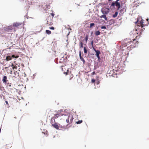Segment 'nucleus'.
<instances>
[{"mask_svg":"<svg viewBox=\"0 0 149 149\" xmlns=\"http://www.w3.org/2000/svg\"><path fill=\"white\" fill-rule=\"evenodd\" d=\"M144 20L142 19L140 22L137 24L136 27V31H138L140 32L141 34H142L141 33L143 31V27L145 26V25L143 24Z\"/></svg>","mask_w":149,"mask_h":149,"instance_id":"obj_1","label":"nucleus"},{"mask_svg":"<svg viewBox=\"0 0 149 149\" xmlns=\"http://www.w3.org/2000/svg\"><path fill=\"white\" fill-rule=\"evenodd\" d=\"M138 42L136 40V39H133V41H130L127 43L126 44H124L123 45H122V47H121V48H123V47H125L127 46L130 45V44H133L134 45H135Z\"/></svg>","mask_w":149,"mask_h":149,"instance_id":"obj_2","label":"nucleus"},{"mask_svg":"<svg viewBox=\"0 0 149 149\" xmlns=\"http://www.w3.org/2000/svg\"><path fill=\"white\" fill-rule=\"evenodd\" d=\"M120 0H116L115 2H113L111 4V6H115L117 8V9L119 10V8H120L121 6L120 5V2L118 3Z\"/></svg>","mask_w":149,"mask_h":149,"instance_id":"obj_3","label":"nucleus"},{"mask_svg":"<svg viewBox=\"0 0 149 149\" xmlns=\"http://www.w3.org/2000/svg\"><path fill=\"white\" fill-rule=\"evenodd\" d=\"M54 116L53 117H52L51 119V123H53V120H54V121H55V119H56L58 118V116H61L62 115V114H60L58 113V112H57V113H55L54 114Z\"/></svg>","mask_w":149,"mask_h":149,"instance_id":"obj_4","label":"nucleus"},{"mask_svg":"<svg viewBox=\"0 0 149 149\" xmlns=\"http://www.w3.org/2000/svg\"><path fill=\"white\" fill-rule=\"evenodd\" d=\"M60 125V124H59V125H58L56 123L52 124V126L56 129H58L59 127L64 128L65 127V126L64 125Z\"/></svg>","mask_w":149,"mask_h":149,"instance_id":"obj_5","label":"nucleus"},{"mask_svg":"<svg viewBox=\"0 0 149 149\" xmlns=\"http://www.w3.org/2000/svg\"><path fill=\"white\" fill-rule=\"evenodd\" d=\"M101 11L104 14H107L109 12V10L108 8H104L102 9Z\"/></svg>","mask_w":149,"mask_h":149,"instance_id":"obj_6","label":"nucleus"},{"mask_svg":"<svg viewBox=\"0 0 149 149\" xmlns=\"http://www.w3.org/2000/svg\"><path fill=\"white\" fill-rule=\"evenodd\" d=\"M93 49L95 52L96 54H95L97 57L98 59H100V52L98 50H96L94 47H93Z\"/></svg>","mask_w":149,"mask_h":149,"instance_id":"obj_7","label":"nucleus"},{"mask_svg":"<svg viewBox=\"0 0 149 149\" xmlns=\"http://www.w3.org/2000/svg\"><path fill=\"white\" fill-rule=\"evenodd\" d=\"M53 17H51V16L49 15L47 17L46 20H47V24H48L49 23H52V21Z\"/></svg>","mask_w":149,"mask_h":149,"instance_id":"obj_8","label":"nucleus"},{"mask_svg":"<svg viewBox=\"0 0 149 149\" xmlns=\"http://www.w3.org/2000/svg\"><path fill=\"white\" fill-rule=\"evenodd\" d=\"M19 56H15L14 55H12L11 56H8L6 57V60L7 61H8L11 59V58H18Z\"/></svg>","mask_w":149,"mask_h":149,"instance_id":"obj_9","label":"nucleus"},{"mask_svg":"<svg viewBox=\"0 0 149 149\" xmlns=\"http://www.w3.org/2000/svg\"><path fill=\"white\" fill-rule=\"evenodd\" d=\"M128 46H129L126 48V49L129 51L131 50L132 49H133L135 47V45H134L132 44H130Z\"/></svg>","mask_w":149,"mask_h":149,"instance_id":"obj_10","label":"nucleus"},{"mask_svg":"<svg viewBox=\"0 0 149 149\" xmlns=\"http://www.w3.org/2000/svg\"><path fill=\"white\" fill-rule=\"evenodd\" d=\"M36 30L37 32H40L42 30V27L41 26H36Z\"/></svg>","mask_w":149,"mask_h":149,"instance_id":"obj_11","label":"nucleus"},{"mask_svg":"<svg viewBox=\"0 0 149 149\" xmlns=\"http://www.w3.org/2000/svg\"><path fill=\"white\" fill-rule=\"evenodd\" d=\"M79 56L80 60L83 62L84 64H85L86 62L84 58L81 56V53L80 51H79Z\"/></svg>","mask_w":149,"mask_h":149,"instance_id":"obj_12","label":"nucleus"},{"mask_svg":"<svg viewBox=\"0 0 149 149\" xmlns=\"http://www.w3.org/2000/svg\"><path fill=\"white\" fill-rule=\"evenodd\" d=\"M22 24V23L19 22H15L13 23V26L18 27V26L21 25Z\"/></svg>","mask_w":149,"mask_h":149,"instance_id":"obj_13","label":"nucleus"},{"mask_svg":"<svg viewBox=\"0 0 149 149\" xmlns=\"http://www.w3.org/2000/svg\"><path fill=\"white\" fill-rule=\"evenodd\" d=\"M2 81L3 83L6 84L7 83V82L8 81V80L7 79V77L6 76H4L3 77Z\"/></svg>","mask_w":149,"mask_h":149,"instance_id":"obj_14","label":"nucleus"},{"mask_svg":"<svg viewBox=\"0 0 149 149\" xmlns=\"http://www.w3.org/2000/svg\"><path fill=\"white\" fill-rule=\"evenodd\" d=\"M69 118H70V120L69 121V124H71L73 121V116L72 115H70L68 116Z\"/></svg>","mask_w":149,"mask_h":149,"instance_id":"obj_15","label":"nucleus"},{"mask_svg":"<svg viewBox=\"0 0 149 149\" xmlns=\"http://www.w3.org/2000/svg\"><path fill=\"white\" fill-rule=\"evenodd\" d=\"M88 48L87 47H84V52L85 54H86L87 53V49Z\"/></svg>","mask_w":149,"mask_h":149,"instance_id":"obj_16","label":"nucleus"},{"mask_svg":"<svg viewBox=\"0 0 149 149\" xmlns=\"http://www.w3.org/2000/svg\"><path fill=\"white\" fill-rule=\"evenodd\" d=\"M100 18H103L105 20L107 21V17H106V15H104V14L103 15H102L101 16H100Z\"/></svg>","mask_w":149,"mask_h":149,"instance_id":"obj_17","label":"nucleus"},{"mask_svg":"<svg viewBox=\"0 0 149 149\" xmlns=\"http://www.w3.org/2000/svg\"><path fill=\"white\" fill-rule=\"evenodd\" d=\"M83 42L81 41H80L79 42V47L80 48H82L83 47Z\"/></svg>","mask_w":149,"mask_h":149,"instance_id":"obj_18","label":"nucleus"},{"mask_svg":"<svg viewBox=\"0 0 149 149\" xmlns=\"http://www.w3.org/2000/svg\"><path fill=\"white\" fill-rule=\"evenodd\" d=\"M11 65L12 66L13 69H17V66L16 65H14L13 63H12Z\"/></svg>","mask_w":149,"mask_h":149,"instance_id":"obj_19","label":"nucleus"},{"mask_svg":"<svg viewBox=\"0 0 149 149\" xmlns=\"http://www.w3.org/2000/svg\"><path fill=\"white\" fill-rule=\"evenodd\" d=\"M7 29V30L8 31L9 30H12L13 29V27L11 26H8Z\"/></svg>","mask_w":149,"mask_h":149,"instance_id":"obj_20","label":"nucleus"},{"mask_svg":"<svg viewBox=\"0 0 149 149\" xmlns=\"http://www.w3.org/2000/svg\"><path fill=\"white\" fill-rule=\"evenodd\" d=\"M100 34V32L99 31H96L95 32V34L96 36H98Z\"/></svg>","mask_w":149,"mask_h":149,"instance_id":"obj_21","label":"nucleus"},{"mask_svg":"<svg viewBox=\"0 0 149 149\" xmlns=\"http://www.w3.org/2000/svg\"><path fill=\"white\" fill-rule=\"evenodd\" d=\"M69 75H70L69 79L70 80H71L73 78L74 76L72 74H71V72H70V74H69Z\"/></svg>","mask_w":149,"mask_h":149,"instance_id":"obj_22","label":"nucleus"},{"mask_svg":"<svg viewBox=\"0 0 149 149\" xmlns=\"http://www.w3.org/2000/svg\"><path fill=\"white\" fill-rule=\"evenodd\" d=\"M118 12H116L115 13V14L113 15V16H112L113 17V18H115V17H117V16L118 15Z\"/></svg>","mask_w":149,"mask_h":149,"instance_id":"obj_23","label":"nucleus"},{"mask_svg":"<svg viewBox=\"0 0 149 149\" xmlns=\"http://www.w3.org/2000/svg\"><path fill=\"white\" fill-rule=\"evenodd\" d=\"M45 31L46 33L48 35H50L51 33V32L49 30H46Z\"/></svg>","mask_w":149,"mask_h":149,"instance_id":"obj_24","label":"nucleus"},{"mask_svg":"<svg viewBox=\"0 0 149 149\" xmlns=\"http://www.w3.org/2000/svg\"><path fill=\"white\" fill-rule=\"evenodd\" d=\"M88 35H87L85 37V40L86 41V43H87V40H88Z\"/></svg>","mask_w":149,"mask_h":149,"instance_id":"obj_25","label":"nucleus"},{"mask_svg":"<svg viewBox=\"0 0 149 149\" xmlns=\"http://www.w3.org/2000/svg\"><path fill=\"white\" fill-rule=\"evenodd\" d=\"M83 121L82 120H79L78 121L76 122V123L77 124H79L81 123Z\"/></svg>","mask_w":149,"mask_h":149,"instance_id":"obj_26","label":"nucleus"},{"mask_svg":"<svg viewBox=\"0 0 149 149\" xmlns=\"http://www.w3.org/2000/svg\"><path fill=\"white\" fill-rule=\"evenodd\" d=\"M95 25V24L94 23H91L90 24V27L91 28L93 26Z\"/></svg>","mask_w":149,"mask_h":149,"instance_id":"obj_27","label":"nucleus"},{"mask_svg":"<svg viewBox=\"0 0 149 149\" xmlns=\"http://www.w3.org/2000/svg\"><path fill=\"white\" fill-rule=\"evenodd\" d=\"M69 118L68 116V118L66 120V121L67 123H68V125L69 124Z\"/></svg>","mask_w":149,"mask_h":149,"instance_id":"obj_28","label":"nucleus"},{"mask_svg":"<svg viewBox=\"0 0 149 149\" xmlns=\"http://www.w3.org/2000/svg\"><path fill=\"white\" fill-rule=\"evenodd\" d=\"M101 29H106V26H102L101 27Z\"/></svg>","mask_w":149,"mask_h":149,"instance_id":"obj_29","label":"nucleus"},{"mask_svg":"<svg viewBox=\"0 0 149 149\" xmlns=\"http://www.w3.org/2000/svg\"><path fill=\"white\" fill-rule=\"evenodd\" d=\"M123 2V1H122V0H120L119 1H118V2H120V4H122V2Z\"/></svg>","mask_w":149,"mask_h":149,"instance_id":"obj_30","label":"nucleus"},{"mask_svg":"<svg viewBox=\"0 0 149 149\" xmlns=\"http://www.w3.org/2000/svg\"><path fill=\"white\" fill-rule=\"evenodd\" d=\"M50 29H52V30H54L55 29L54 28L53 26H52L51 27H50L49 28Z\"/></svg>","mask_w":149,"mask_h":149,"instance_id":"obj_31","label":"nucleus"},{"mask_svg":"<svg viewBox=\"0 0 149 149\" xmlns=\"http://www.w3.org/2000/svg\"><path fill=\"white\" fill-rule=\"evenodd\" d=\"M95 81V80L94 79H92V80H91V82H92V83H94Z\"/></svg>","mask_w":149,"mask_h":149,"instance_id":"obj_32","label":"nucleus"},{"mask_svg":"<svg viewBox=\"0 0 149 149\" xmlns=\"http://www.w3.org/2000/svg\"><path fill=\"white\" fill-rule=\"evenodd\" d=\"M50 15L52 16V17L54 16V14L53 13H50Z\"/></svg>","mask_w":149,"mask_h":149,"instance_id":"obj_33","label":"nucleus"},{"mask_svg":"<svg viewBox=\"0 0 149 149\" xmlns=\"http://www.w3.org/2000/svg\"><path fill=\"white\" fill-rule=\"evenodd\" d=\"M7 86H11V83L9 84V83H8V84H7Z\"/></svg>","mask_w":149,"mask_h":149,"instance_id":"obj_34","label":"nucleus"},{"mask_svg":"<svg viewBox=\"0 0 149 149\" xmlns=\"http://www.w3.org/2000/svg\"><path fill=\"white\" fill-rule=\"evenodd\" d=\"M95 74V73L94 71L92 73V74L93 75Z\"/></svg>","mask_w":149,"mask_h":149,"instance_id":"obj_35","label":"nucleus"},{"mask_svg":"<svg viewBox=\"0 0 149 149\" xmlns=\"http://www.w3.org/2000/svg\"><path fill=\"white\" fill-rule=\"evenodd\" d=\"M91 44L92 46V47H93V41H92L91 42Z\"/></svg>","mask_w":149,"mask_h":149,"instance_id":"obj_36","label":"nucleus"},{"mask_svg":"<svg viewBox=\"0 0 149 149\" xmlns=\"http://www.w3.org/2000/svg\"><path fill=\"white\" fill-rule=\"evenodd\" d=\"M5 102H6V104H7L8 105H9V104H8V101H5Z\"/></svg>","mask_w":149,"mask_h":149,"instance_id":"obj_37","label":"nucleus"},{"mask_svg":"<svg viewBox=\"0 0 149 149\" xmlns=\"http://www.w3.org/2000/svg\"><path fill=\"white\" fill-rule=\"evenodd\" d=\"M64 74H66V75L68 74V73H67V72H64Z\"/></svg>","mask_w":149,"mask_h":149,"instance_id":"obj_38","label":"nucleus"},{"mask_svg":"<svg viewBox=\"0 0 149 149\" xmlns=\"http://www.w3.org/2000/svg\"><path fill=\"white\" fill-rule=\"evenodd\" d=\"M64 69V68H62V70L63 71V69ZM64 69H65V68H64Z\"/></svg>","mask_w":149,"mask_h":149,"instance_id":"obj_39","label":"nucleus"},{"mask_svg":"<svg viewBox=\"0 0 149 149\" xmlns=\"http://www.w3.org/2000/svg\"><path fill=\"white\" fill-rule=\"evenodd\" d=\"M148 20H149V19H146V20H147V21H148Z\"/></svg>","mask_w":149,"mask_h":149,"instance_id":"obj_40","label":"nucleus"},{"mask_svg":"<svg viewBox=\"0 0 149 149\" xmlns=\"http://www.w3.org/2000/svg\"><path fill=\"white\" fill-rule=\"evenodd\" d=\"M125 50V49H122V50Z\"/></svg>","mask_w":149,"mask_h":149,"instance_id":"obj_41","label":"nucleus"},{"mask_svg":"<svg viewBox=\"0 0 149 149\" xmlns=\"http://www.w3.org/2000/svg\"><path fill=\"white\" fill-rule=\"evenodd\" d=\"M77 5L78 6H79L80 5L79 4H77Z\"/></svg>","mask_w":149,"mask_h":149,"instance_id":"obj_42","label":"nucleus"},{"mask_svg":"<svg viewBox=\"0 0 149 149\" xmlns=\"http://www.w3.org/2000/svg\"><path fill=\"white\" fill-rule=\"evenodd\" d=\"M10 73H11L12 72V71H11V72H10Z\"/></svg>","mask_w":149,"mask_h":149,"instance_id":"obj_43","label":"nucleus"},{"mask_svg":"<svg viewBox=\"0 0 149 149\" xmlns=\"http://www.w3.org/2000/svg\"><path fill=\"white\" fill-rule=\"evenodd\" d=\"M138 22V21H137L136 23H137V22Z\"/></svg>","mask_w":149,"mask_h":149,"instance_id":"obj_44","label":"nucleus"},{"mask_svg":"<svg viewBox=\"0 0 149 149\" xmlns=\"http://www.w3.org/2000/svg\"><path fill=\"white\" fill-rule=\"evenodd\" d=\"M122 0V1H124V0Z\"/></svg>","mask_w":149,"mask_h":149,"instance_id":"obj_45","label":"nucleus"}]
</instances>
